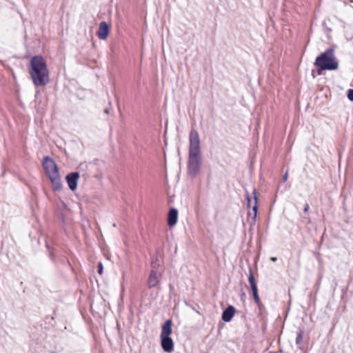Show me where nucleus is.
Returning a JSON list of instances; mask_svg holds the SVG:
<instances>
[{"label": "nucleus", "mask_w": 353, "mask_h": 353, "mask_svg": "<svg viewBox=\"0 0 353 353\" xmlns=\"http://www.w3.org/2000/svg\"><path fill=\"white\" fill-rule=\"evenodd\" d=\"M98 268H99V270H98V272L99 274H102L103 273V265H102V263H99V265H98Z\"/></svg>", "instance_id": "6ab92c4d"}, {"label": "nucleus", "mask_w": 353, "mask_h": 353, "mask_svg": "<svg viewBox=\"0 0 353 353\" xmlns=\"http://www.w3.org/2000/svg\"><path fill=\"white\" fill-rule=\"evenodd\" d=\"M42 164L48 176L59 174L57 164L51 158L45 157Z\"/></svg>", "instance_id": "423d86ee"}, {"label": "nucleus", "mask_w": 353, "mask_h": 353, "mask_svg": "<svg viewBox=\"0 0 353 353\" xmlns=\"http://www.w3.org/2000/svg\"><path fill=\"white\" fill-rule=\"evenodd\" d=\"M161 345L165 352H171L174 350V342L170 336H160Z\"/></svg>", "instance_id": "9d476101"}, {"label": "nucleus", "mask_w": 353, "mask_h": 353, "mask_svg": "<svg viewBox=\"0 0 353 353\" xmlns=\"http://www.w3.org/2000/svg\"><path fill=\"white\" fill-rule=\"evenodd\" d=\"M172 334V321L167 320L162 325V330L160 336H170Z\"/></svg>", "instance_id": "4468645a"}, {"label": "nucleus", "mask_w": 353, "mask_h": 353, "mask_svg": "<svg viewBox=\"0 0 353 353\" xmlns=\"http://www.w3.org/2000/svg\"><path fill=\"white\" fill-rule=\"evenodd\" d=\"M110 32V27L105 21L99 23L97 36L101 40H105L108 38Z\"/></svg>", "instance_id": "1a4fd4ad"}, {"label": "nucleus", "mask_w": 353, "mask_h": 353, "mask_svg": "<svg viewBox=\"0 0 353 353\" xmlns=\"http://www.w3.org/2000/svg\"><path fill=\"white\" fill-rule=\"evenodd\" d=\"M79 176L78 172H72L67 175V183L71 190H74L77 189Z\"/></svg>", "instance_id": "9b49d317"}, {"label": "nucleus", "mask_w": 353, "mask_h": 353, "mask_svg": "<svg viewBox=\"0 0 353 353\" xmlns=\"http://www.w3.org/2000/svg\"><path fill=\"white\" fill-rule=\"evenodd\" d=\"M314 65L317 67V74L321 75L322 74L323 70H325L327 67L323 66L321 64L317 63V61H315Z\"/></svg>", "instance_id": "dca6fc26"}, {"label": "nucleus", "mask_w": 353, "mask_h": 353, "mask_svg": "<svg viewBox=\"0 0 353 353\" xmlns=\"http://www.w3.org/2000/svg\"><path fill=\"white\" fill-rule=\"evenodd\" d=\"M49 178L50 179L53 188L57 191L61 190L62 185L59 174L49 176Z\"/></svg>", "instance_id": "2eb2a0df"}, {"label": "nucleus", "mask_w": 353, "mask_h": 353, "mask_svg": "<svg viewBox=\"0 0 353 353\" xmlns=\"http://www.w3.org/2000/svg\"><path fill=\"white\" fill-rule=\"evenodd\" d=\"M317 63L327 67L326 70H335L339 67V63L334 56L333 49H328L323 53L321 54L315 59Z\"/></svg>", "instance_id": "f03ea898"}, {"label": "nucleus", "mask_w": 353, "mask_h": 353, "mask_svg": "<svg viewBox=\"0 0 353 353\" xmlns=\"http://www.w3.org/2000/svg\"><path fill=\"white\" fill-rule=\"evenodd\" d=\"M200 140L199 134L196 130H192L190 134L189 154H199Z\"/></svg>", "instance_id": "39448f33"}, {"label": "nucleus", "mask_w": 353, "mask_h": 353, "mask_svg": "<svg viewBox=\"0 0 353 353\" xmlns=\"http://www.w3.org/2000/svg\"><path fill=\"white\" fill-rule=\"evenodd\" d=\"M178 220V211L175 208H172L169 213L168 217V224L170 227H172L176 225Z\"/></svg>", "instance_id": "ddd939ff"}, {"label": "nucleus", "mask_w": 353, "mask_h": 353, "mask_svg": "<svg viewBox=\"0 0 353 353\" xmlns=\"http://www.w3.org/2000/svg\"><path fill=\"white\" fill-rule=\"evenodd\" d=\"M246 198H247V201H248V207L250 208H252V213H253L252 219H253L254 221H255L256 218V215H257V210H258L257 197H256V195L255 190H254V191H253V197L250 196L248 195V194L247 193L246 194Z\"/></svg>", "instance_id": "0eeeda50"}, {"label": "nucleus", "mask_w": 353, "mask_h": 353, "mask_svg": "<svg viewBox=\"0 0 353 353\" xmlns=\"http://www.w3.org/2000/svg\"><path fill=\"white\" fill-rule=\"evenodd\" d=\"M270 259L272 261H274V262L277 260L276 257H274V256L271 257Z\"/></svg>", "instance_id": "4be33fe9"}, {"label": "nucleus", "mask_w": 353, "mask_h": 353, "mask_svg": "<svg viewBox=\"0 0 353 353\" xmlns=\"http://www.w3.org/2000/svg\"><path fill=\"white\" fill-rule=\"evenodd\" d=\"M163 269L156 262L152 263V269L148 276L147 284L149 288L159 286L162 276Z\"/></svg>", "instance_id": "7ed1b4c3"}, {"label": "nucleus", "mask_w": 353, "mask_h": 353, "mask_svg": "<svg viewBox=\"0 0 353 353\" xmlns=\"http://www.w3.org/2000/svg\"><path fill=\"white\" fill-rule=\"evenodd\" d=\"M200 154H189L188 170L190 174L194 176L200 168Z\"/></svg>", "instance_id": "20e7f679"}, {"label": "nucleus", "mask_w": 353, "mask_h": 353, "mask_svg": "<svg viewBox=\"0 0 353 353\" xmlns=\"http://www.w3.org/2000/svg\"><path fill=\"white\" fill-rule=\"evenodd\" d=\"M309 209V205L307 204L305 205V208H304V211L305 212H307Z\"/></svg>", "instance_id": "412c9836"}, {"label": "nucleus", "mask_w": 353, "mask_h": 353, "mask_svg": "<svg viewBox=\"0 0 353 353\" xmlns=\"http://www.w3.org/2000/svg\"><path fill=\"white\" fill-rule=\"evenodd\" d=\"M29 74L36 86L46 85L49 81V71L41 56L33 57L30 62Z\"/></svg>", "instance_id": "f257e3e1"}, {"label": "nucleus", "mask_w": 353, "mask_h": 353, "mask_svg": "<svg viewBox=\"0 0 353 353\" xmlns=\"http://www.w3.org/2000/svg\"><path fill=\"white\" fill-rule=\"evenodd\" d=\"M236 310L232 305H229L222 314V320L224 322L228 323L233 318L235 314Z\"/></svg>", "instance_id": "f8f14e48"}, {"label": "nucleus", "mask_w": 353, "mask_h": 353, "mask_svg": "<svg viewBox=\"0 0 353 353\" xmlns=\"http://www.w3.org/2000/svg\"><path fill=\"white\" fill-rule=\"evenodd\" d=\"M302 341H303V332L300 331L297 334V336L296 339V342L297 344H301L302 343Z\"/></svg>", "instance_id": "f3484780"}, {"label": "nucleus", "mask_w": 353, "mask_h": 353, "mask_svg": "<svg viewBox=\"0 0 353 353\" xmlns=\"http://www.w3.org/2000/svg\"><path fill=\"white\" fill-rule=\"evenodd\" d=\"M248 281H249V283L250 285V287H251V289L252 291L254 299L256 303L259 305L261 303V300H260V298H259V296L258 294L256 282L255 279L254 278V276L251 271L250 272V275L248 277Z\"/></svg>", "instance_id": "6e6552de"}, {"label": "nucleus", "mask_w": 353, "mask_h": 353, "mask_svg": "<svg viewBox=\"0 0 353 353\" xmlns=\"http://www.w3.org/2000/svg\"><path fill=\"white\" fill-rule=\"evenodd\" d=\"M347 98L350 101H353V89H350L348 90Z\"/></svg>", "instance_id": "a211bd4d"}, {"label": "nucleus", "mask_w": 353, "mask_h": 353, "mask_svg": "<svg viewBox=\"0 0 353 353\" xmlns=\"http://www.w3.org/2000/svg\"><path fill=\"white\" fill-rule=\"evenodd\" d=\"M288 172H286V173L284 174L283 177V181H284V182H285V181H287V179H288Z\"/></svg>", "instance_id": "aec40b11"}]
</instances>
